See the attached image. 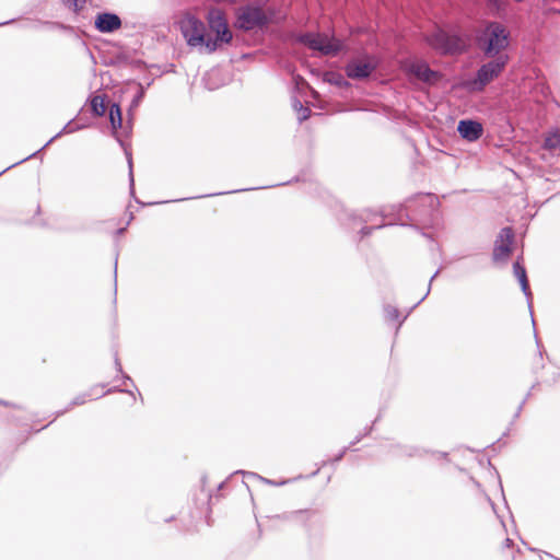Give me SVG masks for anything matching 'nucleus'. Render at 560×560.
I'll list each match as a JSON object with an SVG mask.
<instances>
[{"mask_svg":"<svg viewBox=\"0 0 560 560\" xmlns=\"http://www.w3.org/2000/svg\"><path fill=\"white\" fill-rule=\"evenodd\" d=\"M480 50L487 57L505 55L503 51L510 45V31L499 22H488L477 37Z\"/></svg>","mask_w":560,"mask_h":560,"instance_id":"1","label":"nucleus"},{"mask_svg":"<svg viewBox=\"0 0 560 560\" xmlns=\"http://www.w3.org/2000/svg\"><path fill=\"white\" fill-rule=\"evenodd\" d=\"M207 21L211 31L217 33L215 40H208L206 47L211 52L215 50L218 44L230 43L232 40V32L229 28L225 14L222 10L212 8L209 10Z\"/></svg>","mask_w":560,"mask_h":560,"instance_id":"2","label":"nucleus"},{"mask_svg":"<svg viewBox=\"0 0 560 560\" xmlns=\"http://www.w3.org/2000/svg\"><path fill=\"white\" fill-rule=\"evenodd\" d=\"M510 58L508 55L494 56V58L482 65L472 82V89L482 91L487 84L497 79L505 69Z\"/></svg>","mask_w":560,"mask_h":560,"instance_id":"3","label":"nucleus"},{"mask_svg":"<svg viewBox=\"0 0 560 560\" xmlns=\"http://www.w3.org/2000/svg\"><path fill=\"white\" fill-rule=\"evenodd\" d=\"M427 43L442 54H457L465 49L466 42L457 35H450L442 30H436L427 36Z\"/></svg>","mask_w":560,"mask_h":560,"instance_id":"4","label":"nucleus"},{"mask_svg":"<svg viewBox=\"0 0 560 560\" xmlns=\"http://www.w3.org/2000/svg\"><path fill=\"white\" fill-rule=\"evenodd\" d=\"M179 30L189 46L206 45L205 25L196 16L187 13L178 22Z\"/></svg>","mask_w":560,"mask_h":560,"instance_id":"5","label":"nucleus"},{"mask_svg":"<svg viewBox=\"0 0 560 560\" xmlns=\"http://www.w3.org/2000/svg\"><path fill=\"white\" fill-rule=\"evenodd\" d=\"M300 42L324 55H335L341 49L339 40L324 34H304L300 36Z\"/></svg>","mask_w":560,"mask_h":560,"instance_id":"6","label":"nucleus"},{"mask_svg":"<svg viewBox=\"0 0 560 560\" xmlns=\"http://www.w3.org/2000/svg\"><path fill=\"white\" fill-rule=\"evenodd\" d=\"M268 22V18L262 9L256 7H246L240 10L237 15V26L245 31L261 27Z\"/></svg>","mask_w":560,"mask_h":560,"instance_id":"7","label":"nucleus"},{"mask_svg":"<svg viewBox=\"0 0 560 560\" xmlns=\"http://www.w3.org/2000/svg\"><path fill=\"white\" fill-rule=\"evenodd\" d=\"M513 242V230L511 228H503L494 242L492 258L495 262H503L509 259L512 254Z\"/></svg>","mask_w":560,"mask_h":560,"instance_id":"8","label":"nucleus"},{"mask_svg":"<svg viewBox=\"0 0 560 560\" xmlns=\"http://www.w3.org/2000/svg\"><path fill=\"white\" fill-rule=\"evenodd\" d=\"M376 68V61L373 58L355 59L346 67L347 75L351 79H364L369 77Z\"/></svg>","mask_w":560,"mask_h":560,"instance_id":"9","label":"nucleus"},{"mask_svg":"<svg viewBox=\"0 0 560 560\" xmlns=\"http://www.w3.org/2000/svg\"><path fill=\"white\" fill-rule=\"evenodd\" d=\"M95 27L102 33H112L121 27V20L114 13H100L95 19Z\"/></svg>","mask_w":560,"mask_h":560,"instance_id":"10","label":"nucleus"},{"mask_svg":"<svg viewBox=\"0 0 560 560\" xmlns=\"http://www.w3.org/2000/svg\"><path fill=\"white\" fill-rule=\"evenodd\" d=\"M460 137L468 141L478 140L483 132L482 125L474 120H460L457 126Z\"/></svg>","mask_w":560,"mask_h":560,"instance_id":"11","label":"nucleus"},{"mask_svg":"<svg viewBox=\"0 0 560 560\" xmlns=\"http://www.w3.org/2000/svg\"><path fill=\"white\" fill-rule=\"evenodd\" d=\"M410 72L419 80L428 83H433L439 78L438 73L432 71L429 66L423 62L412 63Z\"/></svg>","mask_w":560,"mask_h":560,"instance_id":"12","label":"nucleus"},{"mask_svg":"<svg viewBox=\"0 0 560 560\" xmlns=\"http://www.w3.org/2000/svg\"><path fill=\"white\" fill-rule=\"evenodd\" d=\"M544 148L549 151L560 150V130L555 129L546 133Z\"/></svg>","mask_w":560,"mask_h":560,"instance_id":"13","label":"nucleus"},{"mask_svg":"<svg viewBox=\"0 0 560 560\" xmlns=\"http://www.w3.org/2000/svg\"><path fill=\"white\" fill-rule=\"evenodd\" d=\"M108 108L105 95H95L91 100V109L96 116H103Z\"/></svg>","mask_w":560,"mask_h":560,"instance_id":"14","label":"nucleus"},{"mask_svg":"<svg viewBox=\"0 0 560 560\" xmlns=\"http://www.w3.org/2000/svg\"><path fill=\"white\" fill-rule=\"evenodd\" d=\"M513 270H514L515 277L518 279V281L521 283L522 290L524 292H526L529 289V284H528L525 268L518 261H516L513 265Z\"/></svg>","mask_w":560,"mask_h":560,"instance_id":"15","label":"nucleus"},{"mask_svg":"<svg viewBox=\"0 0 560 560\" xmlns=\"http://www.w3.org/2000/svg\"><path fill=\"white\" fill-rule=\"evenodd\" d=\"M109 120L112 124L113 129H117L121 127L122 118H121V110L119 105L112 104L109 106Z\"/></svg>","mask_w":560,"mask_h":560,"instance_id":"16","label":"nucleus"},{"mask_svg":"<svg viewBox=\"0 0 560 560\" xmlns=\"http://www.w3.org/2000/svg\"><path fill=\"white\" fill-rule=\"evenodd\" d=\"M384 313H385L386 319L389 322L395 323L399 318V312L396 307L387 306V307H385Z\"/></svg>","mask_w":560,"mask_h":560,"instance_id":"17","label":"nucleus"},{"mask_svg":"<svg viewBox=\"0 0 560 560\" xmlns=\"http://www.w3.org/2000/svg\"><path fill=\"white\" fill-rule=\"evenodd\" d=\"M65 4L74 11L83 8L85 0H63Z\"/></svg>","mask_w":560,"mask_h":560,"instance_id":"18","label":"nucleus"},{"mask_svg":"<svg viewBox=\"0 0 560 560\" xmlns=\"http://www.w3.org/2000/svg\"><path fill=\"white\" fill-rule=\"evenodd\" d=\"M487 3L497 13L504 9L503 0H487Z\"/></svg>","mask_w":560,"mask_h":560,"instance_id":"19","label":"nucleus"}]
</instances>
